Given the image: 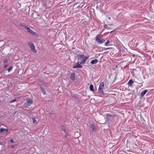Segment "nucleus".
Masks as SVG:
<instances>
[{
  "label": "nucleus",
  "instance_id": "1",
  "mask_svg": "<svg viewBox=\"0 0 154 154\" xmlns=\"http://www.w3.org/2000/svg\"><path fill=\"white\" fill-rule=\"evenodd\" d=\"M104 88V83L102 82L100 83L99 85V88L98 89V91L99 94H104V93L103 92V90Z\"/></svg>",
  "mask_w": 154,
  "mask_h": 154
},
{
  "label": "nucleus",
  "instance_id": "2",
  "mask_svg": "<svg viewBox=\"0 0 154 154\" xmlns=\"http://www.w3.org/2000/svg\"><path fill=\"white\" fill-rule=\"evenodd\" d=\"M28 44L31 48V50L34 53H36V51L35 49V47L33 43L31 42H29Z\"/></svg>",
  "mask_w": 154,
  "mask_h": 154
},
{
  "label": "nucleus",
  "instance_id": "3",
  "mask_svg": "<svg viewBox=\"0 0 154 154\" xmlns=\"http://www.w3.org/2000/svg\"><path fill=\"white\" fill-rule=\"evenodd\" d=\"M27 102L24 104L25 106L27 107L32 104L33 102V100L31 99H28L26 100Z\"/></svg>",
  "mask_w": 154,
  "mask_h": 154
},
{
  "label": "nucleus",
  "instance_id": "4",
  "mask_svg": "<svg viewBox=\"0 0 154 154\" xmlns=\"http://www.w3.org/2000/svg\"><path fill=\"white\" fill-rule=\"evenodd\" d=\"M96 41L97 42L100 44L103 43L105 41L104 39L99 38L98 35L96 36Z\"/></svg>",
  "mask_w": 154,
  "mask_h": 154
},
{
  "label": "nucleus",
  "instance_id": "5",
  "mask_svg": "<svg viewBox=\"0 0 154 154\" xmlns=\"http://www.w3.org/2000/svg\"><path fill=\"white\" fill-rule=\"evenodd\" d=\"M82 67V66L81 65L80 63V64L79 63V62H78L77 63H76L73 66V68H81Z\"/></svg>",
  "mask_w": 154,
  "mask_h": 154
},
{
  "label": "nucleus",
  "instance_id": "6",
  "mask_svg": "<svg viewBox=\"0 0 154 154\" xmlns=\"http://www.w3.org/2000/svg\"><path fill=\"white\" fill-rule=\"evenodd\" d=\"M89 58V56H84V57L82 60L80 62L81 64H84L87 60Z\"/></svg>",
  "mask_w": 154,
  "mask_h": 154
},
{
  "label": "nucleus",
  "instance_id": "7",
  "mask_svg": "<svg viewBox=\"0 0 154 154\" xmlns=\"http://www.w3.org/2000/svg\"><path fill=\"white\" fill-rule=\"evenodd\" d=\"M106 118L109 121H111L113 119V117L110 114H107L106 116Z\"/></svg>",
  "mask_w": 154,
  "mask_h": 154
},
{
  "label": "nucleus",
  "instance_id": "8",
  "mask_svg": "<svg viewBox=\"0 0 154 154\" xmlns=\"http://www.w3.org/2000/svg\"><path fill=\"white\" fill-rule=\"evenodd\" d=\"M75 73H71L70 76V79L71 80L73 81L75 80Z\"/></svg>",
  "mask_w": 154,
  "mask_h": 154
},
{
  "label": "nucleus",
  "instance_id": "9",
  "mask_svg": "<svg viewBox=\"0 0 154 154\" xmlns=\"http://www.w3.org/2000/svg\"><path fill=\"white\" fill-rule=\"evenodd\" d=\"M8 131V128H1L0 129V132L1 133L3 132H7Z\"/></svg>",
  "mask_w": 154,
  "mask_h": 154
},
{
  "label": "nucleus",
  "instance_id": "10",
  "mask_svg": "<svg viewBox=\"0 0 154 154\" xmlns=\"http://www.w3.org/2000/svg\"><path fill=\"white\" fill-rule=\"evenodd\" d=\"M147 92V90H145L143 91V92H142L141 93V94L140 95V97H143L144 95L146 93V92Z\"/></svg>",
  "mask_w": 154,
  "mask_h": 154
},
{
  "label": "nucleus",
  "instance_id": "11",
  "mask_svg": "<svg viewBox=\"0 0 154 154\" xmlns=\"http://www.w3.org/2000/svg\"><path fill=\"white\" fill-rule=\"evenodd\" d=\"M78 57L79 58V60H82L84 57L85 55L83 54H79L77 55Z\"/></svg>",
  "mask_w": 154,
  "mask_h": 154
},
{
  "label": "nucleus",
  "instance_id": "12",
  "mask_svg": "<svg viewBox=\"0 0 154 154\" xmlns=\"http://www.w3.org/2000/svg\"><path fill=\"white\" fill-rule=\"evenodd\" d=\"M28 32L30 34L34 35H36V33H35L31 29H30Z\"/></svg>",
  "mask_w": 154,
  "mask_h": 154
},
{
  "label": "nucleus",
  "instance_id": "13",
  "mask_svg": "<svg viewBox=\"0 0 154 154\" xmlns=\"http://www.w3.org/2000/svg\"><path fill=\"white\" fill-rule=\"evenodd\" d=\"M133 83V81L131 79L128 82V84L129 86L130 87L132 86Z\"/></svg>",
  "mask_w": 154,
  "mask_h": 154
},
{
  "label": "nucleus",
  "instance_id": "14",
  "mask_svg": "<svg viewBox=\"0 0 154 154\" xmlns=\"http://www.w3.org/2000/svg\"><path fill=\"white\" fill-rule=\"evenodd\" d=\"M22 26L25 29L27 30V31L28 32H29V31L30 30V28L27 26H26V25H23Z\"/></svg>",
  "mask_w": 154,
  "mask_h": 154
},
{
  "label": "nucleus",
  "instance_id": "15",
  "mask_svg": "<svg viewBox=\"0 0 154 154\" xmlns=\"http://www.w3.org/2000/svg\"><path fill=\"white\" fill-rule=\"evenodd\" d=\"M98 62V60L97 59H95L93 60L91 62V63L94 64H96Z\"/></svg>",
  "mask_w": 154,
  "mask_h": 154
},
{
  "label": "nucleus",
  "instance_id": "16",
  "mask_svg": "<svg viewBox=\"0 0 154 154\" xmlns=\"http://www.w3.org/2000/svg\"><path fill=\"white\" fill-rule=\"evenodd\" d=\"M91 128H92V131H93L96 128V126L92 124L91 126Z\"/></svg>",
  "mask_w": 154,
  "mask_h": 154
},
{
  "label": "nucleus",
  "instance_id": "17",
  "mask_svg": "<svg viewBox=\"0 0 154 154\" xmlns=\"http://www.w3.org/2000/svg\"><path fill=\"white\" fill-rule=\"evenodd\" d=\"M94 87L93 85H91L90 86V90L92 91H94Z\"/></svg>",
  "mask_w": 154,
  "mask_h": 154
},
{
  "label": "nucleus",
  "instance_id": "18",
  "mask_svg": "<svg viewBox=\"0 0 154 154\" xmlns=\"http://www.w3.org/2000/svg\"><path fill=\"white\" fill-rule=\"evenodd\" d=\"M32 120L33 123L34 124H36L37 123V121L35 120V118H32Z\"/></svg>",
  "mask_w": 154,
  "mask_h": 154
},
{
  "label": "nucleus",
  "instance_id": "19",
  "mask_svg": "<svg viewBox=\"0 0 154 154\" xmlns=\"http://www.w3.org/2000/svg\"><path fill=\"white\" fill-rule=\"evenodd\" d=\"M13 67L12 66H10L8 69V72H10L13 69Z\"/></svg>",
  "mask_w": 154,
  "mask_h": 154
},
{
  "label": "nucleus",
  "instance_id": "20",
  "mask_svg": "<svg viewBox=\"0 0 154 154\" xmlns=\"http://www.w3.org/2000/svg\"><path fill=\"white\" fill-rule=\"evenodd\" d=\"M109 40H107L106 42L105 43V45H106L107 44L109 43Z\"/></svg>",
  "mask_w": 154,
  "mask_h": 154
},
{
  "label": "nucleus",
  "instance_id": "21",
  "mask_svg": "<svg viewBox=\"0 0 154 154\" xmlns=\"http://www.w3.org/2000/svg\"><path fill=\"white\" fill-rule=\"evenodd\" d=\"M3 62L5 63H6L8 62V60H5L3 61Z\"/></svg>",
  "mask_w": 154,
  "mask_h": 154
},
{
  "label": "nucleus",
  "instance_id": "22",
  "mask_svg": "<svg viewBox=\"0 0 154 154\" xmlns=\"http://www.w3.org/2000/svg\"><path fill=\"white\" fill-rule=\"evenodd\" d=\"M16 101V99H14V100H13L11 101H10V103H12L14 102H15Z\"/></svg>",
  "mask_w": 154,
  "mask_h": 154
},
{
  "label": "nucleus",
  "instance_id": "23",
  "mask_svg": "<svg viewBox=\"0 0 154 154\" xmlns=\"http://www.w3.org/2000/svg\"><path fill=\"white\" fill-rule=\"evenodd\" d=\"M68 134H66V135H65V138H67V139H68V138H67V137L68 136Z\"/></svg>",
  "mask_w": 154,
  "mask_h": 154
},
{
  "label": "nucleus",
  "instance_id": "24",
  "mask_svg": "<svg viewBox=\"0 0 154 154\" xmlns=\"http://www.w3.org/2000/svg\"><path fill=\"white\" fill-rule=\"evenodd\" d=\"M8 66V65H5L4 66V67L5 68H6Z\"/></svg>",
  "mask_w": 154,
  "mask_h": 154
},
{
  "label": "nucleus",
  "instance_id": "25",
  "mask_svg": "<svg viewBox=\"0 0 154 154\" xmlns=\"http://www.w3.org/2000/svg\"><path fill=\"white\" fill-rule=\"evenodd\" d=\"M10 142L11 143H14V140H13L12 139H11V140H10Z\"/></svg>",
  "mask_w": 154,
  "mask_h": 154
},
{
  "label": "nucleus",
  "instance_id": "26",
  "mask_svg": "<svg viewBox=\"0 0 154 154\" xmlns=\"http://www.w3.org/2000/svg\"><path fill=\"white\" fill-rule=\"evenodd\" d=\"M111 48H106V49L105 50H107V49H111Z\"/></svg>",
  "mask_w": 154,
  "mask_h": 154
},
{
  "label": "nucleus",
  "instance_id": "27",
  "mask_svg": "<svg viewBox=\"0 0 154 154\" xmlns=\"http://www.w3.org/2000/svg\"><path fill=\"white\" fill-rule=\"evenodd\" d=\"M42 93H43V94L45 95V91H44L43 90H42Z\"/></svg>",
  "mask_w": 154,
  "mask_h": 154
},
{
  "label": "nucleus",
  "instance_id": "28",
  "mask_svg": "<svg viewBox=\"0 0 154 154\" xmlns=\"http://www.w3.org/2000/svg\"><path fill=\"white\" fill-rule=\"evenodd\" d=\"M106 48H103V50H105V49H106Z\"/></svg>",
  "mask_w": 154,
  "mask_h": 154
},
{
  "label": "nucleus",
  "instance_id": "29",
  "mask_svg": "<svg viewBox=\"0 0 154 154\" xmlns=\"http://www.w3.org/2000/svg\"><path fill=\"white\" fill-rule=\"evenodd\" d=\"M14 147V146H11V147L12 148H13Z\"/></svg>",
  "mask_w": 154,
  "mask_h": 154
},
{
  "label": "nucleus",
  "instance_id": "30",
  "mask_svg": "<svg viewBox=\"0 0 154 154\" xmlns=\"http://www.w3.org/2000/svg\"><path fill=\"white\" fill-rule=\"evenodd\" d=\"M108 19H110V17H109L108 18Z\"/></svg>",
  "mask_w": 154,
  "mask_h": 154
},
{
  "label": "nucleus",
  "instance_id": "31",
  "mask_svg": "<svg viewBox=\"0 0 154 154\" xmlns=\"http://www.w3.org/2000/svg\"><path fill=\"white\" fill-rule=\"evenodd\" d=\"M30 112H31V111H30L29 112V113H30Z\"/></svg>",
  "mask_w": 154,
  "mask_h": 154
}]
</instances>
